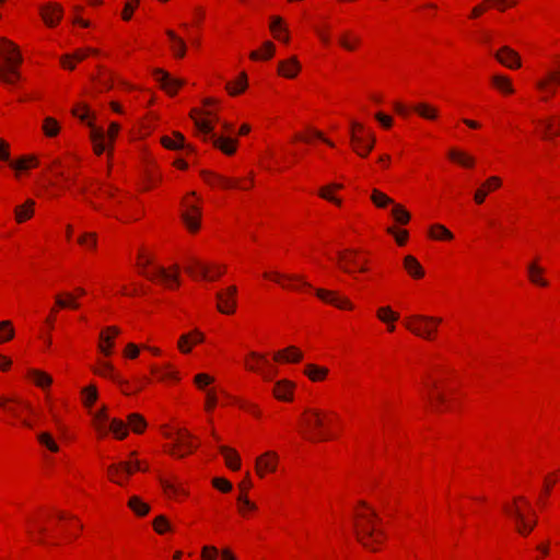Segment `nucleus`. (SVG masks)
Listing matches in <instances>:
<instances>
[{
	"instance_id": "nucleus-1",
	"label": "nucleus",
	"mask_w": 560,
	"mask_h": 560,
	"mask_svg": "<svg viewBox=\"0 0 560 560\" xmlns=\"http://www.w3.org/2000/svg\"><path fill=\"white\" fill-rule=\"evenodd\" d=\"M362 506L366 511L358 512L355 514L357 521L354 523V532L357 539L368 549L375 551L373 544L380 542L384 536V532L375 527V522L378 521L377 514L374 510L370 509L366 503L362 502Z\"/></svg>"
},
{
	"instance_id": "nucleus-2",
	"label": "nucleus",
	"mask_w": 560,
	"mask_h": 560,
	"mask_svg": "<svg viewBox=\"0 0 560 560\" xmlns=\"http://www.w3.org/2000/svg\"><path fill=\"white\" fill-rule=\"evenodd\" d=\"M523 503L525 506H529L525 498L518 497L514 499L513 504L504 505V512L515 522V528L521 535H528L536 526V517L533 514V520H527L525 512L518 503Z\"/></svg>"
},
{
	"instance_id": "nucleus-3",
	"label": "nucleus",
	"mask_w": 560,
	"mask_h": 560,
	"mask_svg": "<svg viewBox=\"0 0 560 560\" xmlns=\"http://www.w3.org/2000/svg\"><path fill=\"white\" fill-rule=\"evenodd\" d=\"M138 267L141 272L151 280H159L166 285H171L172 282L177 283V272H170L162 266H151V257L144 253L138 256Z\"/></svg>"
},
{
	"instance_id": "nucleus-4",
	"label": "nucleus",
	"mask_w": 560,
	"mask_h": 560,
	"mask_svg": "<svg viewBox=\"0 0 560 560\" xmlns=\"http://www.w3.org/2000/svg\"><path fill=\"white\" fill-rule=\"evenodd\" d=\"M439 317H430L423 315H412L405 320L407 329L419 337L431 339V335L435 331L436 326L441 323Z\"/></svg>"
},
{
	"instance_id": "nucleus-5",
	"label": "nucleus",
	"mask_w": 560,
	"mask_h": 560,
	"mask_svg": "<svg viewBox=\"0 0 560 560\" xmlns=\"http://www.w3.org/2000/svg\"><path fill=\"white\" fill-rule=\"evenodd\" d=\"M195 126L205 136H210V139L212 140V143L214 147L219 148L222 152H224L228 155H231L235 152L236 148V140H232L230 138L225 137H218L213 133V126L210 120H201L194 118Z\"/></svg>"
},
{
	"instance_id": "nucleus-6",
	"label": "nucleus",
	"mask_w": 560,
	"mask_h": 560,
	"mask_svg": "<svg viewBox=\"0 0 560 560\" xmlns=\"http://www.w3.org/2000/svg\"><path fill=\"white\" fill-rule=\"evenodd\" d=\"M90 128H91L90 136H91V140L93 142V145H94V151L96 154L100 155L106 149V139H108L109 142H112L115 139V137L117 136V133L120 129V126L117 122H112L109 125V129H108L107 133L102 128H98L92 124H90Z\"/></svg>"
},
{
	"instance_id": "nucleus-7",
	"label": "nucleus",
	"mask_w": 560,
	"mask_h": 560,
	"mask_svg": "<svg viewBox=\"0 0 560 560\" xmlns=\"http://www.w3.org/2000/svg\"><path fill=\"white\" fill-rule=\"evenodd\" d=\"M361 131H363V126L357 122L352 124V131H351V142L353 144L354 151L361 155L366 156L371 150L373 149L375 139L372 135L368 136V139H365Z\"/></svg>"
},
{
	"instance_id": "nucleus-8",
	"label": "nucleus",
	"mask_w": 560,
	"mask_h": 560,
	"mask_svg": "<svg viewBox=\"0 0 560 560\" xmlns=\"http://www.w3.org/2000/svg\"><path fill=\"white\" fill-rule=\"evenodd\" d=\"M337 258L339 266L345 271H353V270H364L363 262L364 257H362L357 250L352 247H347L337 253Z\"/></svg>"
},
{
	"instance_id": "nucleus-9",
	"label": "nucleus",
	"mask_w": 560,
	"mask_h": 560,
	"mask_svg": "<svg viewBox=\"0 0 560 560\" xmlns=\"http://www.w3.org/2000/svg\"><path fill=\"white\" fill-rule=\"evenodd\" d=\"M0 58L3 61L2 67L22 63V56L19 51V47L4 37L0 38Z\"/></svg>"
},
{
	"instance_id": "nucleus-10",
	"label": "nucleus",
	"mask_w": 560,
	"mask_h": 560,
	"mask_svg": "<svg viewBox=\"0 0 560 560\" xmlns=\"http://www.w3.org/2000/svg\"><path fill=\"white\" fill-rule=\"evenodd\" d=\"M236 287H229L225 292H218V310L223 314H231L235 311Z\"/></svg>"
},
{
	"instance_id": "nucleus-11",
	"label": "nucleus",
	"mask_w": 560,
	"mask_h": 560,
	"mask_svg": "<svg viewBox=\"0 0 560 560\" xmlns=\"http://www.w3.org/2000/svg\"><path fill=\"white\" fill-rule=\"evenodd\" d=\"M494 58L501 65L510 69H516L521 67V58L518 54L509 46H503L500 50H498L494 54Z\"/></svg>"
},
{
	"instance_id": "nucleus-12",
	"label": "nucleus",
	"mask_w": 560,
	"mask_h": 560,
	"mask_svg": "<svg viewBox=\"0 0 560 560\" xmlns=\"http://www.w3.org/2000/svg\"><path fill=\"white\" fill-rule=\"evenodd\" d=\"M536 85L539 90L553 95L557 86L560 85V68L548 70L546 77L537 81Z\"/></svg>"
},
{
	"instance_id": "nucleus-13",
	"label": "nucleus",
	"mask_w": 560,
	"mask_h": 560,
	"mask_svg": "<svg viewBox=\"0 0 560 560\" xmlns=\"http://www.w3.org/2000/svg\"><path fill=\"white\" fill-rule=\"evenodd\" d=\"M186 208L182 214L183 222L190 232H196L199 229L201 211L194 205L186 203Z\"/></svg>"
},
{
	"instance_id": "nucleus-14",
	"label": "nucleus",
	"mask_w": 560,
	"mask_h": 560,
	"mask_svg": "<svg viewBox=\"0 0 560 560\" xmlns=\"http://www.w3.org/2000/svg\"><path fill=\"white\" fill-rule=\"evenodd\" d=\"M154 78L170 94H175L177 89L184 84L182 80L172 78L170 73L161 69L154 71Z\"/></svg>"
},
{
	"instance_id": "nucleus-15",
	"label": "nucleus",
	"mask_w": 560,
	"mask_h": 560,
	"mask_svg": "<svg viewBox=\"0 0 560 560\" xmlns=\"http://www.w3.org/2000/svg\"><path fill=\"white\" fill-rule=\"evenodd\" d=\"M316 295L324 302L332 304L339 308L351 310L353 307L351 302L348 299L337 295V293L334 291L317 289Z\"/></svg>"
},
{
	"instance_id": "nucleus-16",
	"label": "nucleus",
	"mask_w": 560,
	"mask_h": 560,
	"mask_svg": "<svg viewBox=\"0 0 560 560\" xmlns=\"http://www.w3.org/2000/svg\"><path fill=\"white\" fill-rule=\"evenodd\" d=\"M40 14L48 26H55L62 16V8L57 3H47L40 8Z\"/></svg>"
},
{
	"instance_id": "nucleus-17",
	"label": "nucleus",
	"mask_w": 560,
	"mask_h": 560,
	"mask_svg": "<svg viewBox=\"0 0 560 560\" xmlns=\"http://www.w3.org/2000/svg\"><path fill=\"white\" fill-rule=\"evenodd\" d=\"M137 469V470H140L141 469V466H140V462L139 460H136L133 463V466L131 463H127V462H122V463H119L117 465H110L108 467V474H109V477L113 481L121 485V481L120 479L118 478L120 472H126L127 475H130L132 474V471Z\"/></svg>"
},
{
	"instance_id": "nucleus-18",
	"label": "nucleus",
	"mask_w": 560,
	"mask_h": 560,
	"mask_svg": "<svg viewBox=\"0 0 560 560\" xmlns=\"http://www.w3.org/2000/svg\"><path fill=\"white\" fill-rule=\"evenodd\" d=\"M119 334V329L115 326L107 327L106 330L100 334L98 349L105 355H110L114 346L113 338Z\"/></svg>"
},
{
	"instance_id": "nucleus-19",
	"label": "nucleus",
	"mask_w": 560,
	"mask_h": 560,
	"mask_svg": "<svg viewBox=\"0 0 560 560\" xmlns=\"http://www.w3.org/2000/svg\"><path fill=\"white\" fill-rule=\"evenodd\" d=\"M277 467V455L267 452L256 459V471L262 477L265 471H275Z\"/></svg>"
},
{
	"instance_id": "nucleus-20",
	"label": "nucleus",
	"mask_w": 560,
	"mask_h": 560,
	"mask_svg": "<svg viewBox=\"0 0 560 560\" xmlns=\"http://www.w3.org/2000/svg\"><path fill=\"white\" fill-rule=\"evenodd\" d=\"M501 186V179L497 176H491L489 177L482 185L480 188H478L475 192V196H474V199L475 201L478 203V205H481L488 192L493 190V189H497Z\"/></svg>"
},
{
	"instance_id": "nucleus-21",
	"label": "nucleus",
	"mask_w": 560,
	"mask_h": 560,
	"mask_svg": "<svg viewBox=\"0 0 560 560\" xmlns=\"http://www.w3.org/2000/svg\"><path fill=\"white\" fill-rule=\"evenodd\" d=\"M190 439H191V435L188 431L186 430H178L177 433H176V438H175V442H176V447L178 450H185L186 453H189L191 452L194 448H196V445H194L191 442H190ZM173 455H177V456H184L185 455V452H172Z\"/></svg>"
},
{
	"instance_id": "nucleus-22",
	"label": "nucleus",
	"mask_w": 560,
	"mask_h": 560,
	"mask_svg": "<svg viewBox=\"0 0 560 560\" xmlns=\"http://www.w3.org/2000/svg\"><path fill=\"white\" fill-rule=\"evenodd\" d=\"M301 69V66L295 57H292L288 60L280 61L278 67V72L289 79L294 78Z\"/></svg>"
},
{
	"instance_id": "nucleus-23",
	"label": "nucleus",
	"mask_w": 560,
	"mask_h": 560,
	"mask_svg": "<svg viewBox=\"0 0 560 560\" xmlns=\"http://www.w3.org/2000/svg\"><path fill=\"white\" fill-rule=\"evenodd\" d=\"M429 237L434 242H450L455 240L454 234L442 224H434L429 230Z\"/></svg>"
},
{
	"instance_id": "nucleus-24",
	"label": "nucleus",
	"mask_w": 560,
	"mask_h": 560,
	"mask_svg": "<svg viewBox=\"0 0 560 560\" xmlns=\"http://www.w3.org/2000/svg\"><path fill=\"white\" fill-rule=\"evenodd\" d=\"M173 136H174V138H170L167 136H164L161 139L162 144L166 149H168V150H180V149L192 150L188 144H186L185 137L180 132L175 131L173 133Z\"/></svg>"
},
{
	"instance_id": "nucleus-25",
	"label": "nucleus",
	"mask_w": 560,
	"mask_h": 560,
	"mask_svg": "<svg viewBox=\"0 0 560 560\" xmlns=\"http://www.w3.org/2000/svg\"><path fill=\"white\" fill-rule=\"evenodd\" d=\"M187 271L192 276H201L206 279H213L222 273V270L218 269L214 276H210V267L197 260L187 267Z\"/></svg>"
},
{
	"instance_id": "nucleus-26",
	"label": "nucleus",
	"mask_w": 560,
	"mask_h": 560,
	"mask_svg": "<svg viewBox=\"0 0 560 560\" xmlns=\"http://www.w3.org/2000/svg\"><path fill=\"white\" fill-rule=\"evenodd\" d=\"M250 358L253 360H255V363L254 364H249L247 363L246 366L248 370L250 371H256V372H259L264 375L265 378H270L271 377V373L269 372H265L262 371V369L260 368L264 366V368H270V364H269V361L261 354L259 353H256V352H250Z\"/></svg>"
},
{
	"instance_id": "nucleus-27",
	"label": "nucleus",
	"mask_w": 560,
	"mask_h": 560,
	"mask_svg": "<svg viewBox=\"0 0 560 560\" xmlns=\"http://www.w3.org/2000/svg\"><path fill=\"white\" fill-rule=\"evenodd\" d=\"M90 54H97V50L92 48L78 49L73 55H66L61 57V63L65 68L72 70L74 66L70 62L71 59L81 61L85 59Z\"/></svg>"
},
{
	"instance_id": "nucleus-28",
	"label": "nucleus",
	"mask_w": 560,
	"mask_h": 560,
	"mask_svg": "<svg viewBox=\"0 0 560 560\" xmlns=\"http://www.w3.org/2000/svg\"><path fill=\"white\" fill-rule=\"evenodd\" d=\"M167 37L172 42V50L177 58H183L186 54V44L183 38L178 37L172 30L166 31Z\"/></svg>"
},
{
	"instance_id": "nucleus-29",
	"label": "nucleus",
	"mask_w": 560,
	"mask_h": 560,
	"mask_svg": "<svg viewBox=\"0 0 560 560\" xmlns=\"http://www.w3.org/2000/svg\"><path fill=\"white\" fill-rule=\"evenodd\" d=\"M20 65H12L10 67H0V80L7 84H13L16 80H20L21 74L18 70Z\"/></svg>"
},
{
	"instance_id": "nucleus-30",
	"label": "nucleus",
	"mask_w": 560,
	"mask_h": 560,
	"mask_svg": "<svg viewBox=\"0 0 560 560\" xmlns=\"http://www.w3.org/2000/svg\"><path fill=\"white\" fill-rule=\"evenodd\" d=\"M220 452L224 456L225 463L231 469H233V470L240 469L241 459H240L238 454L234 450H232L228 446H220Z\"/></svg>"
},
{
	"instance_id": "nucleus-31",
	"label": "nucleus",
	"mask_w": 560,
	"mask_h": 560,
	"mask_svg": "<svg viewBox=\"0 0 560 560\" xmlns=\"http://www.w3.org/2000/svg\"><path fill=\"white\" fill-rule=\"evenodd\" d=\"M303 354L295 347H289L283 351H279L275 353V360H284L287 362H299L302 359Z\"/></svg>"
},
{
	"instance_id": "nucleus-32",
	"label": "nucleus",
	"mask_w": 560,
	"mask_h": 560,
	"mask_svg": "<svg viewBox=\"0 0 560 560\" xmlns=\"http://www.w3.org/2000/svg\"><path fill=\"white\" fill-rule=\"evenodd\" d=\"M35 202L28 199L24 205L15 208V219L19 223L30 219L34 212Z\"/></svg>"
},
{
	"instance_id": "nucleus-33",
	"label": "nucleus",
	"mask_w": 560,
	"mask_h": 560,
	"mask_svg": "<svg viewBox=\"0 0 560 560\" xmlns=\"http://www.w3.org/2000/svg\"><path fill=\"white\" fill-rule=\"evenodd\" d=\"M413 110L424 119L433 120L438 117L436 107L428 103H418L413 106Z\"/></svg>"
},
{
	"instance_id": "nucleus-34",
	"label": "nucleus",
	"mask_w": 560,
	"mask_h": 560,
	"mask_svg": "<svg viewBox=\"0 0 560 560\" xmlns=\"http://www.w3.org/2000/svg\"><path fill=\"white\" fill-rule=\"evenodd\" d=\"M293 384L287 381H280L275 385L273 394L278 399L289 400L291 398V390Z\"/></svg>"
},
{
	"instance_id": "nucleus-35",
	"label": "nucleus",
	"mask_w": 560,
	"mask_h": 560,
	"mask_svg": "<svg viewBox=\"0 0 560 560\" xmlns=\"http://www.w3.org/2000/svg\"><path fill=\"white\" fill-rule=\"evenodd\" d=\"M202 176H203L205 180L211 185H219L224 188H230V187L235 186L231 179L219 176V175H214V174H211L208 172H202Z\"/></svg>"
},
{
	"instance_id": "nucleus-36",
	"label": "nucleus",
	"mask_w": 560,
	"mask_h": 560,
	"mask_svg": "<svg viewBox=\"0 0 560 560\" xmlns=\"http://www.w3.org/2000/svg\"><path fill=\"white\" fill-rule=\"evenodd\" d=\"M305 422L310 428L320 430L325 424V416L318 410H310Z\"/></svg>"
},
{
	"instance_id": "nucleus-37",
	"label": "nucleus",
	"mask_w": 560,
	"mask_h": 560,
	"mask_svg": "<svg viewBox=\"0 0 560 560\" xmlns=\"http://www.w3.org/2000/svg\"><path fill=\"white\" fill-rule=\"evenodd\" d=\"M247 88V75L243 72L234 83H228L226 90L231 95H237Z\"/></svg>"
},
{
	"instance_id": "nucleus-38",
	"label": "nucleus",
	"mask_w": 560,
	"mask_h": 560,
	"mask_svg": "<svg viewBox=\"0 0 560 560\" xmlns=\"http://www.w3.org/2000/svg\"><path fill=\"white\" fill-rule=\"evenodd\" d=\"M448 156L451 160L462 164L463 166L471 167L475 163V160L472 156H470L467 153L462 152V151L451 150L448 152Z\"/></svg>"
},
{
	"instance_id": "nucleus-39",
	"label": "nucleus",
	"mask_w": 560,
	"mask_h": 560,
	"mask_svg": "<svg viewBox=\"0 0 560 560\" xmlns=\"http://www.w3.org/2000/svg\"><path fill=\"white\" fill-rule=\"evenodd\" d=\"M405 268L415 278H420L423 276L422 267L420 266L419 261L412 256H407L405 258Z\"/></svg>"
},
{
	"instance_id": "nucleus-40",
	"label": "nucleus",
	"mask_w": 560,
	"mask_h": 560,
	"mask_svg": "<svg viewBox=\"0 0 560 560\" xmlns=\"http://www.w3.org/2000/svg\"><path fill=\"white\" fill-rule=\"evenodd\" d=\"M128 424L135 433H141L147 427L144 418L139 413H130L128 416Z\"/></svg>"
},
{
	"instance_id": "nucleus-41",
	"label": "nucleus",
	"mask_w": 560,
	"mask_h": 560,
	"mask_svg": "<svg viewBox=\"0 0 560 560\" xmlns=\"http://www.w3.org/2000/svg\"><path fill=\"white\" fill-rule=\"evenodd\" d=\"M128 505L139 516H144L150 511V506L138 497H131Z\"/></svg>"
},
{
	"instance_id": "nucleus-42",
	"label": "nucleus",
	"mask_w": 560,
	"mask_h": 560,
	"mask_svg": "<svg viewBox=\"0 0 560 560\" xmlns=\"http://www.w3.org/2000/svg\"><path fill=\"white\" fill-rule=\"evenodd\" d=\"M392 215L399 224H406L410 220L409 212L400 205H393Z\"/></svg>"
},
{
	"instance_id": "nucleus-43",
	"label": "nucleus",
	"mask_w": 560,
	"mask_h": 560,
	"mask_svg": "<svg viewBox=\"0 0 560 560\" xmlns=\"http://www.w3.org/2000/svg\"><path fill=\"white\" fill-rule=\"evenodd\" d=\"M328 373V370L322 366H317L314 364H308L305 368V374L312 380V381H319L324 378Z\"/></svg>"
},
{
	"instance_id": "nucleus-44",
	"label": "nucleus",
	"mask_w": 560,
	"mask_h": 560,
	"mask_svg": "<svg viewBox=\"0 0 560 560\" xmlns=\"http://www.w3.org/2000/svg\"><path fill=\"white\" fill-rule=\"evenodd\" d=\"M60 130L58 121L52 117H46L43 124V131L47 137H55Z\"/></svg>"
},
{
	"instance_id": "nucleus-45",
	"label": "nucleus",
	"mask_w": 560,
	"mask_h": 560,
	"mask_svg": "<svg viewBox=\"0 0 560 560\" xmlns=\"http://www.w3.org/2000/svg\"><path fill=\"white\" fill-rule=\"evenodd\" d=\"M95 372L97 374H100L101 376L109 377V378L114 380L115 382L122 383V381L114 373L113 365L108 362H105V361L101 362L100 368L97 370H95Z\"/></svg>"
},
{
	"instance_id": "nucleus-46",
	"label": "nucleus",
	"mask_w": 560,
	"mask_h": 560,
	"mask_svg": "<svg viewBox=\"0 0 560 560\" xmlns=\"http://www.w3.org/2000/svg\"><path fill=\"white\" fill-rule=\"evenodd\" d=\"M30 375L32 376L36 385L43 388L49 386L52 382L51 377L48 374L38 370L30 371Z\"/></svg>"
},
{
	"instance_id": "nucleus-47",
	"label": "nucleus",
	"mask_w": 560,
	"mask_h": 560,
	"mask_svg": "<svg viewBox=\"0 0 560 560\" xmlns=\"http://www.w3.org/2000/svg\"><path fill=\"white\" fill-rule=\"evenodd\" d=\"M542 272V269L536 264L532 262L528 265V275L532 282L536 284H540L542 287L547 285V281H545L542 278H540V273Z\"/></svg>"
},
{
	"instance_id": "nucleus-48",
	"label": "nucleus",
	"mask_w": 560,
	"mask_h": 560,
	"mask_svg": "<svg viewBox=\"0 0 560 560\" xmlns=\"http://www.w3.org/2000/svg\"><path fill=\"white\" fill-rule=\"evenodd\" d=\"M109 430L115 434L117 439H124L128 434L127 425L118 419H113L109 425Z\"/></svg>"
},
{
	"instance_id": "nucleus-49",
	"label": "nucleus",
	"mask_w": 560,
	"mask_h": 560,
	"mask_svg": "<svg viewBox=\"0 0 560 560\" xmlns=\"http://www.w3.org/2000/svg\"><path fill=\"white\" fill-rule=\"evenodd\" d=\"M492 83L497 89L504 93H513L511 81L506 77L493 75Z\"/></svg>"
},
{
	"instance_id": "nucleus-50",
	"label": "nucleus",
	"mask_w": 560,
	"mask_h": 560,
	"mask_svg": "<svg viewBox=\"0 0 560 560\" xmlns=\"http://www.w3.org/2000/svg\"><path fill=\"white\" fill-rule=\"evenodd\" d=\"M14 337V329L10 320L0 323V343L11 340Z\"/></svg>"
},
{
	"instance_id": "nucleus-51",
	"label": "nucleus",
	"mask_w": 560,
	"mask_h": 560,
	"mask_svg": "<svg viewBox=\"0 0 560 560\" xmlns=\"http://www.w3.org/2000/svg\"><path fill=\"white\" fill-rule=\"evenodd\" d=\"M372 201L380 208H384L388 205H394L393 199L386 196L384 192L374 189L371 196Z\"/></svg>"
},
{
	"instance_id": "nucleus-52",
	"label": "nucleus",
	"mask_w": 560,
	"mask_h": 560,
	"mask_svg": "<svg viewBox=\"0 0 560 560\" xmlns=\"http://www.w3.org/2000/svg\"><path fill=\"white\" fill-rule=\"evenodd\" d=\"M262 49H264V55H260L259 51L255 50V51L250 52L249 57L254 60L259 59V58L269 59L272 57V55L275 52V45L271 42H265L262 45Z\"/></svg>"
},
{
	"instance_id": "nucleus-53",
	"label": "nucleus",
	"mask_w": 560,
	"mask_h": 560,
	"mask_svg": "<svg viewBox=\"0 0 560 560\" xmlns=\"http://www.w3.org/2000/svg\"><path fill=\"white\" fill-rule=\"evenodd\" d=\"M37 440L38 442L46 446L49 451L51 452H58L59 451V446L57 445V443L54 441V439L51 438V435L47 432H42L37 435Z\"/></svg>"
},
{
	"instance_id": "nucleus-54",
	"label": "nucleus",
	"mask_w": 560,
	"mask_h": 560,
	"mask_svg": "<svg viewBox=\"0 0 560 560\" xmlns=\"http://www.w3.org/2000/svg\"><path fill=\"white\" fill-rule=\"evenodd\" d=\"M377 317L384 323H389L396 320L398 318V314L394 313L390 307L384 306L378 308Z\"/></svg>"
},
{
	"instance_id": "nucleus-55",
	"label": "nucleus",
	"mask_w": 560,
	"mask_h": 560,
	"mask_svg": "<svg viewBox=\"0 0 560 560\" xmlns=\"http://www.w3.org/2000/svg\"><path fill=\"white\" fill-rule=\"evenodd\" d=\"M16 402V404H20L22 406H24L25 408H30L28 405L24 404V402H21V401H18L15 399H11V398H0V408H3L4 410H7L8 412H10L12 416L14 417H18V410L16 408L12 407V406H9L8 402Z\"/></svg>"
},
{
	"instance_id": "nucleus-56",
	"label": "nucleus",
	"mask_w": 560,
	"mask_h": 560,
	"mask_svg": "<svg viewBox=\"0 0 560 560\" xmlns=\"http://www.w3.org/2000/svg\"><path fill=\"white\" fill-rule=\"evenodd\" d=\"M270 30L276 38H280V32H287V28L282 25V19L279 16L271 18Z\"/></svg>"
},
{
	"instance_id": "nucleus-57",
	"label": "nucleus",
	"mask_w": 560,
	"mask_h": 560,
	"mask_svg": "<svg viewBox=\"0 0 560 560\" xmlns=\"http://www.w3.org/2000/svg\"><path fill=\"white\" fill-rule=\"evenodd\" d=\"M153 527L159 534H163L165 530L171 529L168 522L163 515H160L154 520Z\"/></svg>"
},
{
	"instance_id": "nucleus-58",
	"label": "nucleus",
	"mask_w": 560,
	"mask_h": 560,
	"mask_svg": "<svg viewBox=\"0 0 560 560\" xmlns=\"http://www.w3.org/2000/svg\"><path fill=\"white\" fill-rule=\"evenodd\" d=\"M28 163H32L33 165L37 164V161L34 156H25L16 161L15 163H11V166L16 170H24L27 168L30 165Z\"/></svg>"
},
{
	"instance_id": "nucleus-59",
	"label": "nucleus",
	"mask_w": 560,
	"mask_h": 560,
	"mask_svg": "<svg viewBox=\"0 0 560 560\" xmlns=\"http://www.w3.org/2000/svg\"><path fill=\"white\" fill-rule=\"evenodd\" d=\"M212 485L222 492H229L232 489V483L224 478H214Z\"/></svg>"
},
{
	"instance_id": "nucleus-60",
	"label": "nucleus",
	"mask_w": 560,
	"mask_h": 560,
	"mask_svg": "<svg viewBox=\"0 0 560 560\" xmlns=\"http://www.w3.org/2000/svg\"><path fill=\"white\" fill-rule=\"evenodd\" d=\"M389 232L393 234L398 245H402L408 238V232L406 230L392 228Z\"/></svg>"
},
{
	"instance_id": "nucleus-61",
	"label": "nucleus",
	"mask_w": 560,
	"mask_h": 560,
	"mask_svg": "<svg viewBox=\"0 0 560 560\" xmlns=\"http://www.w3.org/2000/svg\"><path fill=\"white\" fill-rule=\"evenodd\" d=\"M97 399V390L91 386L84 389V404L91 406Z\"/></svg>"
},
{
	"instance_id": "nucleus-62",
	"label": "nucleus",
	"mask_w": 560,
	"mask_h": 560,
	"mask_svg": "<svg viewBox=\"0 0 560 560\" xmlns=\"http://www.w3.org/2000/svg\"><path fill=\"white\" fill-rule=\"evenodd\" d=\"M359 42L360 39L358 37H354L351 42L348 34H345L339 38L340 45L347 50H353Z\"/></svg>"
},
{
	"instance_id": "nucleus-63",
	"label": "nucleus",
	"mask_w": 560,
	"mask_h": 560,
	"mask_svg": "<svg viewBox=\"0 0 560 560\" xmlns=\"http://www.w3.org/2000/svg\"><path fill=\"white\" fill-rule=\"evenodd\" d=\"M219 551L213 546H205L202 548L201 558L202 560H215Z\"/></svg>"
},
{
	"instance_id": "nucleus-64",
	"label": "nucleus",
	"mask_w": 560,
	"mask_h": 560,
	"mask_svg": "<svg viewBox=\"0 0 560 560\" xmlns=\"http://www.w3.org/2000/svg\"><path fill=\"white\" fill-rule=\"evenodd\" d=\"M213 382V377L208 374L200 373L195 376V383L199 388H203L206 385H209Z\"/></svg>"
}]
</instances>
